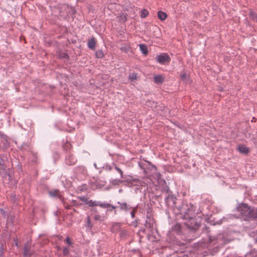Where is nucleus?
Returning a JSON list of instances; mask_svg holds the SVG:
<instances>
[{
    "mask_svg": "<svg viewBox=\"0 0 257 257\" xmlns=\"http://www.w3.org/2000/svg\"><path fill=\"white\" fill-rule=\"evenodd\" d=\"M76 160L75 157L72 155H69L66 159V163L69 165H72L75 163Z\"/></svg>",
    "mask_w": 257,
    "mask_h": 257,
    "instance_id": "obj_7",
    "label": "nucleus"
},
{
    "mask_svg": "<svg viewBox=\"0 0 257 257\" xmlns=\"http://www.w3.org/2000/svg\"><path fill=\"white\" fill-rule=\"evenodd\" d=\"M116 170H117V171H118V172L120 174V175L122 176V171L121 170V169H119V168H117V167H116Z\"/></svg>",
    "mask_w": 257,
    "mask_h": 257,
    "instance_id": "obj_26",
    "label": "nucleus"
},
{
    "mask_svg": "<svg viewBox=\"0 0 257 257\" xmlns=\"http://www.w3.org/2000/svg\"><path fill=\"white\" fill-rule=\"evenodd\" d=\"M108 208V210L109 211H111V210H113V209H111V208Z\"/></svg>",
    "mask_w": 257,
    "mask_h": 257,
    "instance_id": "obj_28",
    "label": "nucleus"
},
{
    "mask_svg": "<svg viewBox=\"0 0 257 257\" xmlns=\"http://www.w3.org/2000/svg\"><path fill=\"white\" fill-rule=\"evenodd\" d=\"M181 79L186 82L189 81V77L186 75V73H183L181 75Z\"/></svg>",
    "mask_w": 257,
    "mask_h": 257,
    "instance_id": "obj_17",
    "label": "nucleus"
},
{
    "mask_svg": "<svg viewBox=\"0 0 257 257\" xmlns=\"http://www.w3.org/2000/svg\"><path fill=\"white\" fill-rule=\"evenodd\" d=\"M249 17L251 18L253 21H256L257 20V16L256 14L253 12L252 11L250 12L249 13Z\"/></svg>",
    "mask_w": 257,
    "mask_h": 257,
    "instance_id": "obj_16",
    "label": "nucleus"
},
{
    "mask_svg": "<svg viewBox=\"0 0 257 257\" xmlns=\"http://www.w3.org/2000/svg\"><path fill=\"white\" fill-rule=\"evenodd\" d=\"M257 218V208L255 209H253L251 219H254V218Z\"/></svg>",
    "mask_w": 257,
    "mask_h": 257,
    "instance_id": "obj_20",
    "label": "nucleus"
},
{
    "mask_svg": "<svg viewBox=\"0 0 257 257\" xmlns=\"http://www.w3.org/2000/svg\"><path fill=\"white\" fill-rule=\"evenodd\" d=\"M0 169H5V167L3 165V161L0 160Z\"/></svg>",
    "mask_w": 257,
    "mask_h": 257,
    "instance_id": "obj_25",
    "label": "nucleus"
},
{
    "mask_svg": "<svg viewBox=\"0 0 257 257\" xmlns=\"http://www.w3.org/2000/svg\"><path fill=\"white\" fill-rule=\"evenodd\" d=\"M95 56L97 58H102L104 55L102 50H98L96 51Z\"/></svg>",
    "mask_w": 257,
    "mask_h": 257,
    "instance_id": "obj_15",
    "label": "nucleus"
},
{
    "mask_svg": "<svg viewBox=\"0 0 257 257\" xmlns=\"http://www.w3.org/2000/svg\"><path fill=\"white\" fill-rule=\"evenodd\" d=\"M158 17L161 21H164L166 19L167 15L165 13L160 11L158 12Z\"/></svg>",
    "mask_w": 257,
    "mask_h": 257,
    "instance_id": "obj_12",
    "label": "nucleus"
},
{
    "mask_svg": "<svg viewBox=\"0 0 257 257\" xmlns=\"http://www.w3.org/2000/svg\"><path fill=\"white\" fill-rule=\"evenodd\" d=\"M49 194L52 197H57L60 198L61 197L60 191L57 189L50 191Z\"/></svg>",
    "mask_w": 257,
    "mask_h": 257,
    "instance_id": "obj_8",
    "label": "nucleus"
},
{
    "mask_svg": "<svg viewBox=\"0 0 257 257\" xmlns=\"http://www.w3.org/2000/svg\"><path fill=\"white\" fill-rule=\"evenodd\" d=\"M238 150L239 152L243 154H247L249 151L248 148L243 145L238 146Z\"/></svg>",
    "mask_w": 257,
    "mask_h": 257,
    "instance_id": "obj_9",
    "label": "nucleus"
},
{
    "mask_svg": "<svg viewBox=\"0 0 257 257\" xmlns=\"http://www.w3.org/2000/svg\"><path fill=\"white\" fill-rule=\"evenodd\" d=\"M157 61L161 64L169 63L170 62L171 58L166 53L161 54L156 57Z\"/></svg>",
    "mask_w": 257,
    "mask_h": 257,
    "instance_id": "obj_4",
    "label": "nucleus"
},
{
    "mask_svg": "<svg viewBox=\"0 0 257 257\" xmlns=\"http://www.w3.org/2000/svg\"><path fill=\"white\" fill-rule=\"evenodd\" d=\"M120 49H121L122 51H124V52H125L127 53V52H128V49H128V47L124 46V47H122L120 48Z\"/></svg>",
    "mask_w": 257,
    "mask_h": 257,
    "instance_id": "obj_23",
    "label": "nucleus"
},
{
    "mask_svg": "<svg viewBox=\"0 0 257 257\" xmlns=\"http://www.w3.org/2000/svg\"><path fill=\"white\" fill-rule=\"evenodd\" d=\"M237 210L242 216L246 218L251 219L253 209H251L247 204H240L237 208Z\"/></svg>",
    "mask_w": 257,
    "mask_h": 257,
    "instance_id": "obj_3",
    "label": "nucleus"
},
{
    "mask_svg": "<svg viewBox=\"0 0 257 257\" xmlns=\"http://www.w3.org/2000/svg\"><path fill=\"white\" fill-rule=\"evenodd\" d=\"M69 253V248L65 247L63 249V254L64 255H67Z\"/></svg>",
    "mask_w": 257,
    "mask_h": 257,
    "instance_id": "obj_21",
    "label": "nucleus"
},
{
    "mask_svg": "<svg viewBox=\"0 0 257 257\" xmlns=\"http://www.w3.org/2000/svg\"><path fill=\"white\" fill-rule=\"evenodd\" d=\"M87 224H87L88 228L90 229L92 227V224L90 223V219L89 217H87Z\"/></svg>",
    "mask_w": 257,
    "mask_h": 257,
    "instance_id": "obj_22",
    "label": "nucleus"
},
{
    "mask_svg": "<svg viewBox=\"0 0 257 257\" xmlns=\"http://www.w3.org/2000/svg\"><path fill=\"white\" fill-rule=\"evenodd\" d=\"M139 47L140 48V50L141 52L145 55L148 54V48L147 46L145 44H141L139 45Z\"/></svg>",
    "mask_w": 257,
    "mask_h": 257,
    "instance_id": "obj_11",
    "label": "nucleus"
},
{
    "mask_svg": "<svg viewBox=\"0 0 257 257\" xmlns=\"http://www.w3.org/2000/svg\"><path fill=\"white\" fill-rule=\"evenodd\" d=\"M195 216V210L193 207L188 209L184 215V219L185 220V224L190 229H195L200 225V223L196 221Z\"/></svg>",
    "mask_w": 257,
    "mask_h": 257,
    "instance_id": "obj_1",
    "label": "nucleus"
},
{
    "mask_svg": "<svg viewBox=\"0 0 257 257\" xmlns=\"http://www.w3.org/2000/svg\"><path fill=\"white\" fill-rule=\"evenodd\" d=\"M82 202L84 204L88 205L89 206H99L103 208H111V209H114L115 208V206L109 203L93 201L92 200H88L87 198L81 197V205L83 204Z\"/></svg>",
    "mask_w": 257,
    "mask_h": 257,
    "instance_id": "obj_2",
    "label": "nucleus"
},
{
    "mask_svg": "<svg viewBox=\"0 0 257 257\" xmlns=\"http://www.w3.org/2000/svg\"><path fill=\"white\" fill-rule=\"evenodd\" d=\"M154 79L156 83H162L164 82V77L161 75L155 76Z\"/></svg>",
    "mask_w": 257,
    "mask_h": 257,
    "instance_id": "obj_10",
    "label": "nucleus"
},
{
    "mask_svg": "<svg viewBox=\"0 0 257 257\" xmlns=\"http://www.w3.org/2000/svg\"><path fill=\"white\" fill-rule=\"evenodd\" d=\"M128 78L132 81L136 80L138 79V76H137V73H130L129 75V76H128Z\"/></svg>",
    "mask_w": 257,
    "mask_h": 257,
    "instance_id": "obj_13",
    "label": "nucleus"
},
{
    "mask_svg": "<svg viewBox=\"0 0 257 257\" xmlns=\"http://www.w3.org/2000/svg\"><path fill=\"white\" fill-rule=\"evenodd\" d=\"M135 210H133L132 212H131V215H132V217L133 218H134L135 217Z\"/></svg>",
    "mask_w": 257,
    "mask_h": 257,
    "instance_id": "obj_27",
    "label": "nucleus"
},
{
    "mask_svg": "<svg viewBox=\"0 0 257 257\" xmlns=\"http://www.w3.org/2000/svg\"><path fill=\"white\" fill-rule=\"evenodd\" d=\"M65 242L66 243H67L70 246H71L72 247V244H73V243L72 242V240L69 237H67L65 240Z\"/></svg>",
    "mask_w": 257,
    "mask_h": 257,
    "instance_id": "obj_19",
    "label": "nucleus"
},
{
    "mask_svg": "<svg viewBox=\"0 0 257 257\" xmlns=\"http://www.w3.org/2000/svg\"><path fill=\"white\" fill-rule=\"evenodd\" d=\"M96 41L94 38H92L89 40L87 45L89 49L91 50H94L96 47Z\"/></svg>",
    "mask_w": 257,
    "mask_h": 257,
    "instance_id": "obj_6",
    "label": "nucleus"
},
{
    "mask_svg": "<svg viewBox=\"0 0 257 257\" xmlns=\"http://www.w3.org/2000/svg\"><path fill=\"white\" fill-rule=\"evenodd\" d=\"M101 216L98 214H96L94 216V219L96 220H101Z\"/></svg>",
    "mask_w": 257,
    "mask_h": 257,
    "instance_id": "obj_24",
    "label": "nucleus"
},
{
    "mask_svg": "<svg viewBox=\"0 0 257 257\" xmlns=\"http://www.w3.org/2000/svg\"><path fill=\"white\" fill-rule=\"evenodd\" d=\"M148 12L147 10L144 9L141 11V17L146 18L148 15Z\"/></svg>",
    "mask_w": 257,
    "mask_h": 257,
    "instance_id": "obj_18",
    "label": "nucleus"
},
{
    "mask_svg": "<svg viewBox=\"0 0 257 257\" xmlns=\"http://www.w3.org/2000/svg\"><path fill=\"white\" fill-rule=\"evenodd\" d=\"M31 245L29 243L26 244L24 247V254L25 256H30L32 254V252L30 250Z\"/></svg>",
    "mask_w": 257,
    "mask_h": 257,
    "instance_id": "obj_5",
    "label": "nucleus"
},
{
    "mask_svg": "<svg viewBox=\"0 0 257 257\" xmlns=\"http://www.w3.org/2000/svg\"><path fill=\"white\" fill-rule=\"evenodd\" d=\"M118 204H120V209L121 210H127L130 208L128 205H127V204L126 203H121L119 202H118Z\"/></svg>",
    "mask_w": 257,
    "mask_h": 257,
    "instance_id": "obj_14",
    "label": "nucleus"
}]
</instances>
